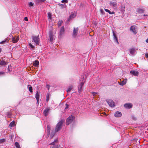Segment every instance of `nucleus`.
I'll return each instance as SVG.
<instances>
[{
	"mask_svg": "<svg viewBox=\"0 0 148 148\" xmlns=\"http://www.w3.org/2000/svg\"><path fill=\"white\" fill-rule=\"evenodd\" d=\"M100 12L101 14H105V12H104V11H103V10L102 9H101L100 10Z\"/></svg>",
	"mask_w": 148,
	"mask_h": 148,
	"instance_id": "4c0bfd02",
	"label": "nucleus"
},
{
	"mask_svg": "<svg viewBox=\"0 0 148 148\" xmlns=\"http://www.w3.org/2000/svg\"><path fill=\"white\" fill-rule=\"evenodd\" d=\"M92 94L93 95V96H94L96 94H97V93L95 92H92Z\"/></svg>",
	"mask_w": 148,
	"mask_h": 148,
	"instance_id": "49530a36",
	"label": "nucleus"
},
{
	"mask_svg": "<svg viewBox=\"0 0 148 148\" xmlns=\"http://www.w3.org/2000/svg\"><path fill=\"white\" fill-rule=\"evenodd\" d=\"M50 96V93H48V95H47V101H48V100H49V98Z\"/></svg>",
	"mask_w": 148,
	"mask_h": 148,
	"instance_id": "e433bc0d",
	"label": "nucleus"
},
{
	"mask_svg": "<svg viewBox=\"0 0 148 148\" xmlns=\"http://www.w3.org/2000/svg\"><path fill=\"white\" fill-rule=\"evenodd\" d=\"M146 42H147V43H148V38H147V39L146 40Z\"/></svg>",
	"mask_w": 148,
	"mask_h": 148,
	"instance_id": "5fc2aeb1",
	"label": "nucleus"
},
{
	"mask_svg": "<svg viewBox=\"0 0 148 148\" xmlns=\"http://www.w3.org/2000/svg\"><path fill=\"white\" fill-rule=\"evenodd\" d=\"M7 41L6 40H4L0 42V44H4L5 42Z\"/></svg>",
	"mask_w": 148,
	"mask_h": 148,
	"instance_id": "58836bf2",
	"label": "nucleus"
},
{
	"mask_svg": "<svg viewBox=\"0 0 148 148\" xmlns=\"http://www.w3.org/2000/svg\"><path fill=\"white\" fill-rule=\"evenodd\" d=\"M15 124V122L14 121L12 122L10 124L9 126L10 127H12L14 126Z\"/></svg>",
	"mask_w": 148,
	"mask_h": 148,
	"instance_id": "cd10ccee",
	"label": "nucleus"
},
{
	"mask_svg": "<svg viewBox=\"0 0 148 148\" xmlns=\"http://www.w3.org/2000/svg\"><path fill=\"white\" fill-rule=\"evenodd\" d=\"M110 5L113 7L114 9H116L117 8L116 6L117 3L115 2L110 1Z\"/></svg>",
	"mask_w": 148,
	"mask_h": 148,
	"instance_id": "6e6552de",
	"label": "nucleus"
},
{
	"mask_svg": "<svg viewBox=\"0 0 148 148\" xmlns=\"http://www.w3.org/2000/svg\"><path fill=\"white\" fill-rule=\"evenodd\" d=\"M1 48H0V52H1Z\"/></svg>",
	"mask_w": 148,
	"mask_h": 148,
	"instance_id": "4d7b16f0",
	"label": "nucleus"
},
{
	"mask_svg": "<svg viewBox=\"0 0 148 148\" xmlns=\"http://www.w3.org/2000/svg\"><path fill=\"white\" fill-rule=\"evenodd\" d=\"M8 62L6 61H5L3 60H2L0 62V65L5 66L8 64Z\"/></svg>",
	"mask_w": 148,
	"mask_h": 148,
	"instance_id": "f8f14e48",
	"label": "nucleus"
},
{
	"mask_svg": "<svg viewBox=\"0 0 148 148\" xmlns=\"http://www.w3.org/2000/svg\"><path fill=\"white\" fill-rule=\"evenodd\" d=\"M50 145H51L50 148H58V139H56L54 141L50 143Z\"/></svg>",
	"mask_w": 148,
	"mask_h": 148,
	"instance_id": "f257e3e1",
	"label": "nucleus"
},
{
	"mask_svg": "<svg viewBox=\"0 0 148 148\" xmlns=\"http://www.w3.org/2000/svg\"><path fill=\"white\" fill-rule=\"evenodd\" d=\"M75 14L74 13L71 14L69 17L68 19V21L71 18H74L75 17Z\"/></svg>",
	"mask_w": 148,
	"mask_h": 148,
	"instance_id": "a878e982",
	"label": "nucleus"
},
{
	"mask_svg": "<svg viewBox=\"0 0 148 148\" xmlns=\"http://www.w3.org/2000/svg\"><path fill=\"white\" fill-rule=\"evenodd\" d=\"M49 38L50 41L51 42H52L55 39V36L54 35L52 29L51 30L49 31Z\"/></svg>",
	"mask_w": 148,
	"mask_h": 148,
	"instance_id": "7ed1b4c3",
	"label": "nucleus"
},
{
	"mask_svg": "<svg viewBox=\"0 0 148 148\" xmlns=\"http://www.w3.org/2000/svg\"><path fill=\"white\" fill-rule=\"evenodd\" d=\"M132 104L131 103H125L124 105V107L128 109H130L132 107Z\"/></svg>",
	"mask_w": 148,
	"mask_h": 148,
	"instance_id": "9d476101",
	"label": "nucleus"
},
{
	"mask_svg": "<svg viewBox=\"0 0 148 148\" xmlns=\"http://www.w3.org/2000/svg\"><path fill=\"white\" fill-rule=\"evenodd\" d=\"M144 10L140 8H138L137 10V12L139 13H142L144 12Z\"/></svg>",
	"mask_w": 148,
	"mask_h": 148,
	"instance_id": "5701e85b",
	"label": "nucleus"
},
{
	"mask_svg": "<svg viewBox=\"0 0 148 148\" xmlns=\"http://www.w3.org/2000/svg\"><path fill=\"white\" fill-rule=\"evenodd\" d=\"M35 98L37 101L38 104L39 98V93L38 91H36V94L35 95Z\"/></svg>",
	"mask_w": 148,
	"mask_h": 148,
	"instance_id": "ddd939ff",
	"label": "nucleus"
},
{
	"mask_svg": "<svg viewBox=\"0 0 148 148\" xmlns=\"http://www.w3.org/2000/svg\"><path fill=\"white\" fill-rule=\"evenodd\" d=\"M74 117L72 115L69 116L67 119L66 121V124L68 125L71 123L74 119Z\"/></svg>",
	"mask_w": 148,
	"mask_h": 148,
	"instance_id": "20e7f679",
	"label": "nucleus"
},
{
	"mask_svg": "<svg viewBox=\"0 0 148 148\" xmlns=\"http://www.w3.org/2000/svg\"><path fill=\"white\" fill-rule=\"evenodd\" d=\"M104 10L106 12H108L110 14H114V12H111L109 10H108V9H105Z\"/></svg>",
	"mask_w": 148,
	"mask_h": 148,
	"instance_id": "393cba45",
	"label": "nucleus"
},
{
	"mask_svg": "<svg viewBox=\"0 0 148 148\" xmlns=\"http://www.w3.org/2000/svg\"><path fill=\"white\" fill-rule=\"evenodd\" d=\"M33 4L32 2H30L28 3V5L29 7H33Z\"/></svg>",
	"mask_w": 148,
	"mask_h": 148,
	"instance_id": "f704fd0d",
	"label": "nucleus"
},
{
	"mask_svg": "<svg viewBox=\"0 0 148 148\" xmlns=\"http://www.w3.org/2000/svg\"><path fill=\"white\" fill-rule=\"evenodd\" d=\"M144 16H147V14H144Z\"/></svg>",
	"mask_w": 148,
	"mask_h": 148,
	"instance_id": "6e6d98bb",
	"label": "nucleus"
},
{
	"mask_svg": "<svg viewBox=\"0 0 148 148\" xmlns=\"http://www.w3.org/2000/svg\"><path fill=\"white\" fill-rule=\"evenodd\" d=\"M78 91L79 93H80L82 90V88L80 87V86H78Z\"/></svg>",
	"mask_w": 148,
	"mask_h": 148,
	"instance_id": "473e14b6",
	"label": "nucleus"
},
{
	"mask_svg": "<svg viewBox=\"0 0 148 148\" xmlns=\"http://www.w3.org/2000/svg\"><path fill=\"white\" fill-rule=\"evenodd\" d=\"M37 2L39 3L40 2H43L44 1V0H36Z\"/></svg>",
	"mask_w": 148,
	"mask_h": 148,
	"instance_id": "ea45409f",
	"label": "nucleus"
},
{
	"mask_svg": "<svg viewBox=\"0 0 148 148\" xmlns=\"http://www.w3.org/2000/svg\"><path fill=\"white\" fill-rule=\"evenodd\" d=\"M33 65L35 66H38L39 65V62L38 60H35L33 63Z\"/></svg>",
	"mask_w": 148,
	"mask_h": 148,
	"instance_id": "4be33fe9",
	"label": "nucleus"
},
{
	"mask_svg": "<svg viewBox=\"0 0 148 148\" xmlns=\"http://www.w3.org/2000/svg\"><path fill=\"white\" fill-rule=\"evenodd\" d=\"M5 139H2L0 140V143H2L5 141Z\"/></svg>",
	"mask_w": 148,
	"mask_h": 148,
	"instance_id": "a19ab883",
	"label": "nucleus"
},
{
	"mask_svg": "<svg viewBox=\"0 0 148 148\" xmlns=\"http://www.w3.org/2000/svg\"><path fill=\"white\" fill-rule=\"evenodd\" d=\"M47 129L48 130V134H49L50 133V127L49 126H47Z\"/></svg>",
	"mask_w": 148,
	"mask_h": 148,
	"instance_id": "72a5a7b5",
	"label": "nucleus"
},
{
	"mask_svg": "<svg viewBox=\"0 0 148 148\" xmlns=\"http://www.w3.org/2000/svg\"><path fill=\"white\" fill-rule=\"evenodd\" d=\"M47 88L48 89H49V88L50 87V86L49 85H47Z\"/></svg>",
	"mask_w": 148,
	"mask_h": 148,
	"instance_id": "de8ad7c7",
	"label": "nucleus"
},
{
	"mask_svg": "<svg viewBox=\"0 0 148 148\" xmlns=\"http://www.w3.org/2000/svg\"><path fill=\"white\" fill-rule=\"evenodd\" d=\"M24 19L25 20V21H28V18H27V17H25Z\"/></svg>",
	"mask_w": 148,
	"mask_h": 148,
	"instance_id": "8fccbe9b",
	"label": "nucleus"
},
{
	"mask_svg": "<svg viewBox=\"0 0 148 148\" xmlns=\"http://www.w3.org/2000/svg\"><path fill=\"white\" fill-rule=\"evenodd\" d=\"M62 3H67L68 1L67 0H63L62 1Z\"/></svg>",
	"mask_w": 148,
	"mask_h": 148,
	"instance_id": "a18cd8bd",
	"label": "nucleus"
},
{
	"mask_svg": "<svg viewBox=\"0 0 148 148\" xmlns=\"http://www.w3.org/2000/svg\"><path fill=\"white\" fill-rule=\"evenodd\" d=\"M78 31V28H75L74 27L73 30V36L74 37H75L77 35Z\"/></svg>",
	"mask_w": 148,
	"mask_h": 148,
	"instance_id": "1a4fd4ad",
	"label": "nucleus"
},
{
	"mask_svg": "<svg viewBox=\"0 0 148 148\" xmlns=\"http://www.w3.org/2000/svg\"><path fill=\"white\" fill-rule=\"evenodd\" d=\"M114 115L116 117H119L122 116V114L120 112L117 111L115 113Z\"/></svg>",
	"mask_w": 148,
	"mask_h": 148,
	"instance_id": "2eb2a0df",
	"label": "nucleus"
},
{
	"mask_svg": "<svg viewBox=\"0 0 148 148\" xmlns=\"http://www.w3.org/2000/svg\"><path fill=\"white\" fill-rule=\"evenodd\" d=\"M11 114L10 112H8L7 113V116L8 117L10 118L11 116Z\"/></svg>",
	"mask_w": 148,
	"mask_h": 148,
	"instance_id": "2f4dec72",
	"label": "nucleus"
},
{
	"mask_svg": "<svg viewBox=\"0 0 148 148\" xmlns=\"http://www.w3.org/2000/svg\"><path fill=\"white\" fill-rule=\"evenodd\" d=\"M64 31V27H62L60 28V35H62L63 34Z\"/></svg>",
	"mask_w": 148,
	"mask_h": 148,
	"instance_id": "6ab92c4d",
	"label": "nucleus"
},
{
	"mask_svg": "<svg viewBox=\"0 0 148 148\" xmlns=\"http://www.w3.org/2000/svg\"><path fill=\"white\" fill-rule=\"evenodd\" d=\"M29 46L32 48H34V46L31 43H29Z\"/></svg>",
	"mask_w": 148,
	"mask_h": 148,
	"instance_id": "c03bdc74",
	"label": "nucleus"
},
{
	"mask_svg": "<svg viewBox=\"0 0 148 148\" xmlns=\"http://www.w3.org/2000/svg\"><path fill=\"white\" fill-rule=\"evenodd\" d=\"M48 20L49 21V22H50L52 21V15L51 13L50 12H49L48 13Z\"/></svg>",
	"mask_w": 148,
	"mask_h": 148,
	"instance_id": "a211bd4d",
	"label": "nucleus"
},
{
	"mask_svg": "<svg viewBox=\"0 0 148 148\" xmlns=\"http://www.w3.org/2000/svg\"><path fill=\"white\" fill-rule=\"evenodd\" d=\"M73 87L72 86H69L67 89V92H70L71 91V90L72 89Z\"/></svg>",
	"mask_w": 148,
	"mask_h": 148,
	"instance_id": "b1692460",
	"label": "nucleus"
},
{
	"mask_svg": "<svg viewBox=\"0 0 148 148\" xmlns=\"http://www.w3.org/2000/svg\"><path fill=\"white\" fill-rule=\"evenodd\" d=\"M84 82L83 80L82 82H80V84H79L78 86H80V87L82 88L84 85Z\"/></svg>",
	"mask_w": 148,
	"mask_h": 148,
	"instance_id": "7c9ffc66",
	"label": "nucleus"
},
{
	"mask_svg": "<svg viewBox=\"0 0 148 148\" xmlns=\"http://www.w3.org/2000/svg\"><path fill=\"white\" fill-rule=\"evenodd\" d=\"M63 123L62 120L60 121L58 123L56 127L55 132H57L60 130Z\"/></svg>",
	"mask_w": 148,
	"mask_h": 148,
	"instance_id": "f03ea898",
	"label": "nucleus"
},
{
	"mask_svg": "<svg viewBox=\"0 0 148 148\" xmlns=\"http://www.w3.org/2000/svg\"><path fill=\"white\" fill-rule=\"evenodd\" d=\"M130 53L132 55L134 54L135 52V49L134 48H132L130 50Z\"/></svg>",
	"mask_w": 148,
	"mask_h": 148,
	"instance_id": "aec40b11",
	"label": "nucleus"
},
{
	"mask_svg": "<svg viewBox=\"0 0 148 148\" xmlns=\"http://www.w3.org/2000/svg\"><path fill=\"white\" fill-rule=\"evenodd\" d=\"M19 38L17 37H12V41L14 43H16L17 42Z\"/></svg>",
	"mask_w": 148,
	"mask_h": 148,
	"instance_id": "dca6fc26",
	"label": "nucleus"
},
{
	"mask_svg": "<svg viewBox=\"0 0 148 148\" xmlns=\"http://www.w3.org/2000/svg\"><path fill=\"white\" fill-rule=\"evenodd\" d=\"M55 133L52 132L51 133V138H52L55 135Z\"/></svg>",
	"mask_w": 148,
	"mask_h": 148,
	"instance_id": "37998d69",
	"label": "nucleus"
},
{
	"mask_svg": "<svg viewBox=\"0 0 148 148\" xmlns=\"http://www.w3.org/2000/svg\"><path fill=\"white\" fill-rule=\"evenodd\" d=\"M66 106L65 108V109H67L68 108V105L67 104H66Z\"/></svg>",
	"mask_w": 148,
	"mask_h": 148,
	"instance_id": "864d4df0",
	"label": "nucleus"
},
{
	"mask_svg": "<svg viewBox=\"0 0 148 148\" xmlns=\"http://www.w3.org/2000/svg\"><path fill=\"white\" fill-rule=\"evenodd\" d=\"M33 39L36 45L39 44V39L38 37L36 36H34L33 37Z\"/></svg>",
	"mask_w": 148,
	"mask_h": 148,
	"instance_id": "9b49d317",
	"label": "nucleus"
},
{
	"mask_svg": "<svg viewBox=\"0 0 148 148\" xmlns=\"http://www.w3.org/2000/svg\"><path fill=\"white\" fill-rule=\"evenodd\" d=\"M4 73V72H0V75H1L3 74Z\"/></svg>",
	"mask_w": 148,
	"mask_h": 148,
	"instance_id": "603ef678",
	"label": "nucleus"
},
{
	"mask_svg": "<svg viewBox=\"0 0 148 148\" xmlns=\"http://www.w3.org/2000/svg\"><path fill=\"white\" fill-rule=\"evenodd\" d=\"M43 114L45 116H46V109H45L43 112Z\"/></svg>",
	"mask_w": 148,
	"mask_h": 148,
	"instance_id": "79ce46f5",
	"label": "nucleus"
},
{
	"mask_svg": "<svg viewBox=\"0 0 148 148\" xmlns=\"http://www.w3.org/2000/svg\"><path fill=\"white\" fill-rule=\"evenodd\" d=\"M66 6L64 5L61 4L60 5V7L61 8L63 9L66 8Z\"/></svg>",
	"mask_w": 148,
	"mask_h": 148,
	"instance_id": "c9c22d12",
	"label": "nucleus"
},
{
	"mask_svg": "<svg viewBox=\"0 0 148 148\" xmlns=\"http://www.w3.org/2000/svg\"><path fill=\"white\" fill-rule=\"evenodd\" d=\"M50 110V108H47V113Z\"/></svg>",
	"mask_w": 148,
	"mask_h": 148,
	"instance_id": "09e8293b",
	"label": "nucleus"
},
{
	"mask_svg": "<svg viewBox=\"0 0 148 148\" xmlns=\"http://www.w3.org/2000/svg\"><path fill=\"white\" fill-rule=\"evenodd\" d=\"M127 79H124V80L121 82L120 83H119V84L120 85L123 86L125 85L126 83Z\"/></svg>",
	"mask_w": 148,
	"mask_h": 148,
	"instance_id": "412c9836",
	"label": "nucleus"
},
{
	"mask_svg": "<svg viewBox=\"0 0 148 148\" xmlns=\"http://www.w3.org/2000/svg\"><path fill=\"white\" fill-rule=\"evenodd\" d=\"M107 102L111 107H113L115 106L114 102L112 100H107Z\"/></svg>",
	"mask_w": 148,
	"mask_h": 148,
	"instance_id": "39448f33",
	"label": "nucleus"
},
{
	"mask_svg": "<svg viewBox=\"0 0 148 148\" xmlns=\"http://www.w3.org/2000/svg\"><path fill=\"white\" fill-rule=\"evenodd\" d=\"M125 7L124 5H121V12L124 13L125 11Z\"/></svg>",
	"mask_w": 148,
	"mask_h": 148,
	"instance_id": "f3484780",
	"label": "nucleus"
},
{
	"mask_svg": "<svg viewBox=\"0 0 148 148\" xmlns=\"http://www.w3.org/2000/svg\"><path fill=\"white\" fill-rule=\"evenodd\" d=\"M29 85H28L27 87L28 88L29 91L30 92H33L32 87V86H29Z\"/></svg>",
	"mask_w": 148,
	"mask_h": 148,
	"instance_id": "bb28decb",
	"label": "nucleus"
},
{
	"mask_svg": "<svg viewBox=\"0 0 148 148\" xmlns=\"http://www.w3.org/2000/svg\"><path fill=\"white\" fill-rule=\"evenodd\" d=\"M130 73L135 76H138L139 74L138 72L136 71H130Z\"/></svg>",
	"mask_w": 148,
	"mask_h": 148,
	"instance_id": "4468645a",
	"label": "nucleus"
},
{
	"mask_svg": "<svg viewBox=\"0 0 148 148\" xmlns=\"http://www.w3.org/2000/svg\"><path fill=\"white\" fill-rule=\"evenodd\" d=\"M130 31H132L134 34H136L137 33V28L134 25L131 26L130 29Z\"/></svg>",
	"mask_w": 148,
	"mask_h": 148,
	"instance_id": "423d86ee",
	"label": "nucleus"
},
{
	"mask_svg": "<svg viewBox=\"0 0 148 148\" xmlns=\"http://www.w3.org/2000/svg\"><path fill=\"white\" fill-rule=\"evenodd\" d=\"M15 145L16 148H20L19 144L17 142L15 143Z\"/></svg>",
	"mask_w": 148,
	"mask_h": 148,
	"instance_id": "c85d7f7f",
	"label": "nucleus"
},
{
	"mask_svg": "<svg viewBox=\"0 0 148 148\" xmlns=\"http://www.w3.org/2000/svg\"><path fill=\"white\" fill-rule=\"evenodd\" d=\"M112 33L113 36V38L114 40L116 42H117L118 44L119 42L118 40V39L116 35V33L113 30H112Z\"/></svg>",
	"mask_w": 148,
	"mask_h": 148,
	"instance_id": "0eeeda50",
	"label": "nucleus"
},
{
	"mask_svg": "<svg viewBox=\"0 0 148 148\" xmlns=\"http://www.w3.org/2000/svg\"><path fill=\"white\" fill-rule=\"evenodd\" d=\"M63 21L62 20H60L58 21V25L59 27H60Z\"/></svg>",
	"mask_w": 148,
	"mask_h": 148,
	"instance_id": "c756f323",
	"label": "nucleus"
},
{
	"mask_svg": "<svg viewBox=\"0 0 148 148\" xmlns=\"http://www.w3.org/2000/svg\"><path fill=\"white\" fill-rule=\"evenodd\" d=\"M145 56L147 58H148V53L145 54Z\"/></svg>",
	"mask_w": 148,
	"mask_h": 148,
	"instance_id": "3c124183",
	"label": "nucleus"
}]
</instances>
